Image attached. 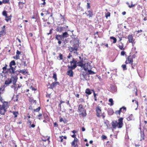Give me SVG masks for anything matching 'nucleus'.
I'll use <instances>...</instances> for the list:
<instances>
[{
  "label": "nucleus",
  "mask_w": 147,
  "mask_h": 147,
  "mask_svg": "<svg viewBox=\"0 0 147 147\" xmlns=\"http://www.w3.org/2000/svg\"><path fill=\"white\" fill-rule=\"evenodd\" d=\"M16 65V63L14 60L11 61L9 63V66L10 68L7 69V70L11 74H14L16 71L15 68L16 67L15 66V67H12V66H14Z\"/></svg>",
  "instance_id": "1"
},
{
  "label": "nucleus",
  "mask_w": 147,
  "mask_h": 147,
  "mask_svg": "<svg viewBox=\"0 0 147 147\" xmlns=\"http://www.w3.org/2000/svg\"><path fill=\"white\" fill-rule=\"evenodd\" d=\"M78 110L79 112V115L83 117L86 116L87 114L86 110L84 108L82 105L80 104L79 105Z\"/></svg>",
  "instance_id": "2"
},
{
  "label": "nucleus",
  "mask_w": 147,
  "mask_h": 147,
  "mask_svg": "<svg viewBox=\"0 0 147 147\" xmlns=\"http://www.w3.org/2000/svg\"><path fill=\"white\" fill-rule=\"evenodd\" d=\"M78 42H76L75 41L74 42L73 45L72 47H69V50L71 52L74 51H77L79 46Z\"/></svg>",
  "instance_id": "3"
},
{
  "label": "nucleus",
  "mask_w": 147,
  "mask_h": 147,
  "mask_svg": "<svg viewBox=\"0 0 147 147\" xmlns=\"http://www.w3.org/2000/svg\"><path fill=\"white\" fill-rule=\"evenodd\" d=\"M21 63L24 65V66H27L28 65H29L30 63V59H29L26 58V57H23L21 59Z\"/></svg>",
  "instance_id": "4"
},
{
  "label": "nucleus",
  "mask_w": 147,
  "mask_h": 147,
  "mask_svg": "<svg viewBox=\"0 0 147 147\" xmlns=\"http://www.w3.org/2000/svg\"><path fill=\"white\" fill-rule=\"evenodd\" d=\"M67 67L68 71H67L66 74L70 77H73V72L72 70L75 69L74 68V66L71 67L70 66L68 65Z\"/></svg>",
  "instance_id": "5"
},
{
  "label": "nucleus",
  "mask_w": 147,
  "mask_h": 147,
  "mask_svg": "<svg viewBox=\"0 0 147 147\" xmlns=\"http://www.w3.org/2000/svg\"><path fill=\"white\" fill-rule=\"evenodd\" d=\"M96 115L98 117H101L100 114L101 113V107L99 106H97L96 108Z\"/></svg>",
  "instance_id": "6"
},
{
  "label": "nucleus",
  "mask_w": 147,
  "mask_h": 147,
  "mask_svg": "<svg viewBox=\"0 0 147 147\" xmlns=\"http://www.w3.org/2000/svg\"><path fill=\"white\" fill-rule=\"evenodd\" d=\"M137 71L139 76L140 78H142L144 76V72L143 69H140L138 68L137 69Z\"/></svg>",
  "instance_id": "7"
},
{
  "label": "nucleus",
  "mask_w": 147,
  "mask_h": 147,
  "mask_svg": "<svg viewBox=\"0 0 147 147\" xmlns=\"http://www.w3.org/2000/svg\"><path fill=\"white\" fill-rule=\"evenodd\" d=\"M28 72L26 71V69H23L22 70H16V71L14 73L16 74V75H18L20 73H21L24 75H25L28 73Z\"/></svg>",
  "instance_id": "8"
},
{
  "label": "nucleus",
  "mask_w": 147,
  "mask_h": 147,
  "mask_svg": "<svg viewBox=\"0 0 147 147\" xmlns=\"http://www.w3.org/2000/svg\"><path fill=\"white\" fill-rule=\"evenodd\" d=\"M109 90L111 92H115L117 90L116 86L114 84H111Z\"/></svg>",
  "instance_id": "9"
},
{
  "label": "nucleus",
  "mask_w": 147,
  "mask_h": 147,
  "mask_svg": "<svg viewBox=\"0 0 147 147\" xmlns=\"http://www.w3.org/2000/svg\"><path fill=\"white\" fill-rule=\"evenodd\" d=\"M11 78L13 79L12 82L13 84H15L17 82L18 79L17 76L16 74H11Z\"/></svg>",
  "instance_id": "10"
},
{
  "label": "nucleus",
  "mask_w": 147,
  "mask_h": 147,
  "mask_svg": "<svg viewBox=\"0 0 147 147\" xmlns=\"http://www.w3.org/2000/svg\"><path fill=\"white\" fill-rule=\"evenodd\" d=\"M126 108L125 107H123L120 108L119 110L116 111L115 112V113L116 114H120L121 112L124 113L126 111Z\"/></svg>",
  "instance_id": "11"
},
{
  "label": "nucleus",
  "mask_w": 147,
  "mask_h": 147,
  "mask_svg": "<svg viewBox=\"0 0 147 147\" xmlns=\"http://www.w3.org/2000/svg\"><path fill=\"white\" fill-rule=\"evenodd\" d=\"M128 40L129 42L131 43L132 44V45L133 46L134 44H135L134 42V39L133 36L132 35H129L127 37Z\"/></svg>",
  "instance_id": "12"
},
{
  "label": "nucleus",
  "mask_w": 147,
  "mask_h": 147,
  "mask_svg": "<svg viewBox=\"0 0 147 147\" xmlns=\"http://www.w3.org/2000/svg\"><path fill=\"white\" fill-rule=\"evenodd\" d=\"M77 61L73 58L72 61L70 62V63L71 65V66H70L71 67H73L74 66V68L75 69L77 66Z\"/></svg>",
  "instance_id": "13"
},
{
  "label": "nucleus",
  "mask_w": 147,
  "mask_h": 147,
  "mask_svg": "<svg viewBox=\"0 0 147 147\" xmlns=\"http://www.w3.org/2000/svg\"><path fill=\"white\" fill-rule=\"evenodd\" d=\"M123 118L121 117L118 119V123H117L118 128H121L122 127L123 125Z\"/></svg>",
  "instance_id": "14"
},
{
  "label": "nucleus",
  "mask_w": 147,
  "mask_h": 147,
  "mask_svg": "<svg viewBox=\"0 0 147 147\" xmlns=\"http://www.w3.org/2000/svg\"><path fill=\"white\" fill-rule=\"evenodd\" d=\"M65 28V27L58 26L56 29V30L57 32H60L63 31H64Z\"/></svg>",
  "instance_id": "15"
},
{
  "label": "nucleus",
  "mask_w": 147,
  "mask_h": 147,
  "mask_svg": "<svg viewBox=\"0 0 147 147\" xmlns=\"http://www.w3.org/2000/svg\"><path fill=\"white\" fill-rule=\"evenodd\" d=\"M88 76V75L87 73L83 72L82 74H81V77H83L85 79L87 80V77Z\"/></svg>",
  "instance_id": "16"
},
{
  "label": "nucleus",
  "mask_w": 147,
  "mask_h": 147,
  "mask_svg": "<svg viewBox=\"0 0 147 147\" xmlns=\"http://www.w3.org/2000/svg\"><path fill=\"white\" fill-rule=\"evenodd\" d=\"M87 16H89V17H92L93 16V13L92 11L89 10L85 12V13Z\"/></svg>",
  "instance_id": "17"
},
{
  "label": "nucleus",
  "mask_w": 147,
  "mask_h": 147,
  "mask_svg": "<svg viewBox=\"0 0 147 147\" xmlns=\"http://www.w3.org/2000/svg\"><path fill=\"white\" fill-rule=\"evenodd\" d=\"M77 66L81 67H83L84 68V70L86 71L87 70V68H86L84 66L85 65V64H84L83 63H81L80 62H78L77 63Z\"/></svg>",
  "instance_id": "18"
},
{
  "label": "nucleus",
  "mask_w": 147,
  "mask_h": 147,
  "mask_svg": "<svg viewBox=\"0 0 147 147\" xmlns=\"http://www.w3.org/2000/svg\"><path fill=\"white\" fill-rule=\"evenodd\" d=\"M55 38L58 40H63V39L61 35L56 34L55 36Z\"/></svg>",
  "instance_id": "19"
},
{
  "label": "nucleus",
  "mask_w": 147,
  "mask_h": 147,
  "mask_svg": "<svg viewBox=\"0 0 147 147\" xmlns=\"http://www.w3.org/2000/svg\"><path fill=\"white\" fill-rule=\"evenodd\" d=\"M111 124L113 127L114 129L115 128L116 126L118 125V123L116 121H113Z\"/></svg>",
  "instance_id": "20"
},
{
  "label": "nucleus",
  "mask_w": 147,
  "mask_h": 147,
  "mask_svg": "<svg viewBox=\"0 0 147 147\" xmlns=\"http://www.w3.org/2000/svg\"><path fill=\"white\" fill-rule=\"evenodd\" d=\"M64 39V38H66L69 37V34H68L67 32H65L62 34V35H61Z\"/></svg>",
  "instance_id": "21"
},
{
  "label": "nucleus",
  "mask_w": 147,
  "mask_h": 147,
  "mask_svg": "<svg viewBox=\"0 0 147 147\" xmlns=\"http://www.w3.org/2000/svg\"><path fill=\"white\" fill-rule=\"evenodd\" d=\"M7 65L6 64H5V65L4 67H3L2 68L3 69V71H2V72L4 73H7V71H8L7 70Z\"/></svg>",
  "instance_id": "22"
},
{
  "label": "nucleus",
  "mask_w": 147,
  "mask_h": 147,
  "mask_svg": "<svg viewBox=\"0 0 147 147\" xmlns=\"http://www.w3.org/2000/svg\"><path fill=\"white\" fill-rule=\"evenodd\" d=\"M53 8L52 7H49L48 10H47L46 12V14H51V13L52 12Z\"/></svg>",
  "instance_id": "23"
},
{
  "label": "nucleus",
  "mask_w": 147,
  "mask_h": 147,
  "mask_svg": "<svg viewBox=\"0 0 147 147\" xmlns=\"http://www.w3.org/2000/svg\"><path fill=\"white\" fill-rule=\"evenodd\" d=\"M49 84L50 85V87L49 88L53 89L56 86L55 83L54 82H53L51 84H50L49 83Z\"/></svg>",
  "instance_id": "24"
},
{
  "label": "nucleus",
  "mask_w": 147,
  "mask_h": 147,
  "mask_svg": "<svg viewBox=\"0 0 147 147\" xmlns=\"http://www.w3.org/2000/svg\"><path fill=\"white\" fill-rule=\"evenodd\" d=\"M12 82L11 79L8 78L6 80L5 82V84L6 85H9Z\"/></svg>",
  "instance_id": "25"
},
{
  "label": "nucleus",
  "mask_w": 147,
  "mask_h": 147,
  "mask_svg": "<svg viewBox=\"0 0 147 147\" xmlns=\"http://www.w3.org/2000/svg\"><path fill=\"white\" fill-rule=\"evenodd\" d=\"M108 113L109 115H112L113 113V111L112 109H109L108 110Z\"/></svg>",
  "instance_id": "26"
},
{
  "label": "nucleus",
  "mask_w": 147,
  "mask_h": 147,
  "mask_svg": "<svg viewBox=\"0 0 147 147\" xmlns=\"http://www.w3.org/2000/svg\"><path fill=\"white\" fill-rule=\"evenodd\" d=\"M130 56H129L127 58V60L128 63L129 64H131L133 62V61L132 59L130 58H129Z\"/></svg>",
  "instance_id": "27"
},
{
  "label": "nucleus",
  "mask_w": 147,
  "mask_h": 147,
  "mask_svg": "<svg viewBox=\"0 0 147 147\" xmlns=\"http://www.w3.org/2000/svg\"><path fill=\"white\" fill-rule=\"evenodd\" d=\"M6 111L5 108L2 109L0 110V113L1 114L3 115L5 114Z\"/></svg>",
  "instance_id": "28"
},
{
  "label": "nucleus",
  "mask_w": 147,
  "mask_h": 147,
  "mask_svg": "<svg viewBox=\"0 0 147 147\" xmlns=\"http://www.w3.org/2000/svg\"><path fill=\"white\" fill-rule=\"evenodd\" d=\"M85 93L88 95L92 93L90 90L88 88H87L86 89Z\"/></svg>",
  "instance_id": "29"
},
{
  "label": "nucleus",
  "mask_w": 147,
  "mask_h": 147,
  "mask_svg": "<svg viewBox=\"0 0 147 147\" xmlns=\"http://www.w3.org/2000/svg\"><path fill=\"white\" fill-rule=\"evenodd\" d=\"M53 77L54 79L55 82H57V75L55 72L53 73Z\"/></svg>",
  "instance_id": "30"
},
{
  "label": "nucleus",
  "mask_w": 147,
  "mask_h": 147,
  "mask_svg": "<svg viewBox=\"0 0 147 147\" xmlns=\"http://www.w3.org/2000/svg\"><path fill=\"white\" fill-rule=\"evenodd\" d=\"M13 113V115H14L15 118H16L17 117V115L19 114L18 111H12L11 112Z\"/></svg>",
  "instance_id": "31"
},
{
  "label": "nucleus",
  "mask_w": 147,
  "mask_h": 147,
  "mask_svg": "<svg viewBox=\"0 0 147 147\" xmlns=\"http://www.w3.org/2000/svg\"><path fill=\"white\" fill-rule=\"evenodd\" d=\"M119 49L121 50L124 49L123 48V44L122 43H121L120 45H119Z\"/></svg>",
  "instance_id": "32"
},
{
  "label": "nucleus",
  "mask_w": 147,
  "mask_h": 147,
  "mask_svg": "<svg viewBox=\"0 0 147 147\" xmlns=\"http://www.w3.org/2000/svg\"><path fill=\"white\" fill-rule=\"evenodd\" d=\"M109 102L111 103V104H109L110 106H112L113 105V101L112 98H110L109 100Z\"/></svg>",
  "instance_id": "33"
},
{
  "label": "nucleus",
  "mask_w": 147,
  "mask_h": 147,
  "mask_svg": "<svg viewBox=\"0 0 147 147\" xmlns=\"http://www.w3.org/2000/svg\"><path fill=\"white\" fill-rule=\"evenodd\" d=\"M0 32L1 33V35H5L6 34L5 29H2L1 31Z\"/></svg>",
  "instance_id": "34"
},
{
  "label": "nucleus",
  "mask_w": 147,
  "mask_h": 147,
  "mask_svg": "<svg viewBox=\"0 0 147 147\" xmlns=\"http://www.w3.org/2000/svg\"><path fill=\"white\" fill-rule=\"evenodd\" d=\"M110 39L113 40V43H115L117 42V39L115 38L113 36H111L110 37Z\"/></svg>",
  "instance_id": "35"
},
{
  "label": "nucleus",
  "mask_w": 147,
  "mask_h": 147,
  "mask_svg": "<svg viewBox=\"0 0 147 147\" xmlns=\"http://www.w3.org/2000/svg\"><path fill=\"white\" fill-rule=\"evenodd\" d=\"M78 140V139L77 138H75V139H74V140L71 143V145L72 146L75 145L76 144H75V142H77Z\"/></svg>",
  "instance_id": "36"
},
{
  "label": "nucleus",
  "mask_w": 147,
  "mask_h": 147,
  "mask_svg": "<svg viewBox=\"0 0 147 147\" xmlns=\"http://www.w3.org/2000/svg\"><path fill=\"white\" fill-rule=\"evenodd\" d=\"M88 74H95V73L92 71L91 70H88Z\"/></svg>",
  "instance_id": "37"
},
{
  "label": "nucleus",
  "mask_w": 147,
  "mask_h": 147,
  "mask_svg": "<svg viewBox=\"0 0 147 147\" xmlns=\"http://www.w3.org/2000/svg\"><path fill=\"white\" fill-rule=\"evenodd\" d=\"M137 51H136L135 54H134L132 56V59L135 58L136 57H137Z\"/></svg>",
  "instance_id": "38"
},
{
  "label": "nucleus",
  "mask_w": 147,
  "mask_h": 147,
  "mask_svg": "<svg viewBox=\"0 0 147 147\" xmlns=\"http://www.w3.org/2000/svg\"><path fill=\"white\" fill-rule=\"evenodd\" d=\"M3 16H5L6 18H7V11H4L2 13Z\"/></svg>",
  "instance_id": "39"
},
{
  "label": "nucleus",
  "mask_w": 147,
  "mask_h": 147,
  "mask_svg": "<svg viewBox=\"0 0 147 147\" xmlns=\"http://www.w3.org/2000/svg\"><path fill=\"white\" fill-rule=\"evenodd\" d=\"M121 67L122 68L123 70H127L126 65L125 64H123L121 65Z\"/></svg>",
  "instance_id": "40"
},
{
  "label": "nucleus",
  "mask_w": 147,
  "mask_h": 147,
  "mask_svg": "<svg viewBox=\"0 0 147 147\" xmlns=\"http://www.w3.org/2000/svg\"><path fill=\"white\" fill-rule=\"evenodd\" d=\"M105 124L107 126V128H109V121H107L106 120V121H105L104 122Z\"/></svg>",
  "instance_id": "41"
},
{
  "label": "nucleus",
  "mask_w": 147,
  "mask_h": 147,
  "mask_svg": "<svg viewBox=\"0 0 147 147\" xmlns=\"http://www.w3.org/2000/svg\"><path fill=\"white\" fill-rule=\"evenodd\" d=\"M132 115H130L128 117L127 119L128 121H130L132 119Z\"/></svg>",
  "instance_id": "42"
},
{
  "label": "nucleus",
  "mask_w": 147,
  "mask_h": 147,
  "mask_svg": "<svg viewBox=\"0 0 147 147\" xmlns=\"http://www.w3.org/2000/svg\"><path fill=\"white\" fill-rule=\"evenodd\" d=\"M42 115L41 113H40L37 116V119L40 120L42 117Z\"/></svg>",
  "instance_id": "43"
},
{
  "label": "nucleus",
  "mask_w": 147,
  "mask_h": 147,
  "mask_svg": "<svg viewBox=\"0 0 147 147\" xmlns=\"http://www.w3.org/2000/svg\"><path fill=\"white\" fill-rule=\"evenodd\" d=\"M40 109V107H39L37 108L36 109H35L34 110V111L35 112H39Z\"/></svg>",
  "instance_id": "44"
},
{
  "label": "nucleus",
  "mask_w": 147,
  "mask_h": 147,
  "mask_svg": "<svg viewBox=\"0 0 147 147\" xmlns=\"http://www.w3.org/2000/svg\"><path fill=\"white\" fill-rule=\"evenodd\" d=\"M3 3H9V0H3Z\"/></svg>",
  "instance_id": "45"
},
{
  "label": "nucleus",
  "mask_w": 147,
  "mask_h": 147,
  "mask_svg": "<svg viewBox=\"0 0 147 147\" xmlns=\"http://www.w3.org/2000/svg\"><path fill=\"white\" fill-rule=\"evenodd\" d=\"M131 64V68L132 69H135L136 68V64H133V63Z\"/></svg>",
  "instance_id": "46"
},
{
  "label": "nucleus",
  "mask_w": 147,
  "mask_h": 147,
  "mask_svg": "<svg viewBox=\"0 0 147 147\" xmlns=\"http://www.w3.org/2000/svg\"><path fill=\"white\" fill-rule=\"evenodd\" d=\"M13 57L15 59H20V56L19 55L16 54L15 56Z\"/></svg>",
  "instance_id": "47"
},
{
  "label": "nucleus",
  "mask_w": 147,
  "mask_h": 147,
  "mask_svg": "<svg viewBox=\"0 0 147 147\" xmlns=\"http://www.w3.org/2000/svg\"><path fill=\"white\" fill-rule=\"evenodd\" d=\"M4 90V87L0 88V94L1 93H3V92Z\"/></svg>",
  "instance_id": "48"
},
{
  "label": "nucleus",
  "mask_w": 147,
  "mask_h": 147,
  "mask_svg": "<svg viewBox=\"0 0 147 147\" xmlns=\"http://www.w3.org/2000/svg\"><path fill=\"white\" fill-rule=\"evenodd\" d=\"M135 5V4H132V2H131V5H129L128 7L129 8H131V7H134Z\"/></svg>",
  "instance_id": "49"
},
{
  "label": "nucleus",
  "mask_w": 147,
  "mask_h": 147,
  "mask_svg": "<svg viewBox=\"0 0 147 147\" xmlns=\"http://www.w3.org/2000/svg\"><path fill=\"white\" fill-rule=\"evenodd\" d=\"M110 16V13L109 12H107L105 15L106 17L107 18L108 17Z\"/></svg>",
  "instance_id": "50"
},
{
  "label": "nucleus",
  "mask_w": 147,
  "mask_h": 147,
  "mask_svg": "<svg viewBox=\"0 0 147 147\" xmlns=\"http://www.w3.org/2000/svg\"><path fill=\"white\" fill-rule=\"evenodd\" d=\"M53 30V29H52V28L50 30V31H49V33H47V35H49V34H52V30Z\"/></svg>",
  "instance_id": "51"
},
{
  "label": "nucleus",
  "mask_w": 147,
  "mask_h": 147,
  "mask_svg": "<svg viewBox=\"0 0 147 147\" xmlns=\"http://www.w3.org/2000/svg\"><path fill=\"white\" fill-rule=\"evenodd\" d=\"M96 95H97V94L95 93V92L94 91V100L95 101L97 100V98L96 96Z\"/></svg>",
  "instance_id": "52"
},
{
  "label": "nucleus",
  "mask_w": 147,
  "mask_h": 147,
  "mask_svg": "<svg viewBox=\"0 0 147 147\" xmlns=\"http://www.w3.org/2000/svg\"><path fill=\"white\" fill-rule=\"evenodd\" d=\"M5 107V106L3 104L2 105H0V110L1 109L4 108Z\"/></svg>",
  "instance_id": "53"
},
{
  "label": "nucleus",
  "mask_w": 147,
  "mask_h": 147,
  "mask_svg": "<svg viewBox=\"0 0 147 147\" xmlns=\"http://www.w3.org/2000/svg\"><path fill=\"white\" fill-rule=\"evenodd\" d=\"M60 16L61 17V20L63 21H64L65 20V18L64 16H62L61 14H60Z\"/></svg>",
  "instance_id": "54"
},
{
  "label": "nucleus",
  "mask_w": 147,
  "mask_h": 147,
  "mask_svg": "<svg viewBox=\"0 0 147 147\" xmlns=\"http://www.w3.org/2000/svg\"><path fill=\"white\" fill-rule=\"evenodd\" d=\"M34 99L32 97H30L29 98V101L30 102H32L33 101V100Z\"/></svg>",
  "instance_id": "55"
},
{
  "label": "nucleus",
  "mask_w": 147,
  "mask_h": 147,
  "mask_svg": "<svg viewBox=\"0 0 147 147\" xmlns=\"http://www.w3.org/2000/svg\"><path fill=\"white\" fill-rule=\"evenodd\" d=\"M6 18L5 20L7 22H8L9 20L11 19L10 17L9 16H7V18Z\"/></svg>",
  "instance_id": "56"
},
{
  "label": "nucleus",
  "mask_w": 147,
  "mask_h": 147,
  "mask_svg": "<svg viewBox=\"0 0 147 147\" xmlns=\"http://www.w3.org/2000/svg\"><path fill=\"white\" fill-rule=\"evenodd\" d=\"M101 138L103 140L107 138L106 136L104 135H102V136Z\"/></svg>",
  "instance_id": "57"
},
{
  "label": "nucleus",
  "mask_w": 147,
  "mask_h": 147,
  "mask_svg": "<svg viewBox=\"0 0 147 147\" xmlns=\"http://www.w3.org/2000/svg\"><path fill=\"white\" fill-rule=\"evenodd\" d=\"M87 9H88L90 8V4L89 3H87Z\"/></svg>",
  "instance_id": "58"
},
{
  "label": "nucleus",
  "mask_w": 147,
  "mask_h": 147,
  "mask_svg": "<svg viewBox=\"0 0 147 147\" xmlns=\"http://www.w3.org/2000/svg\"><path fill=\"white\" fill-rule=\"evenodd\" d=\"M63 137V136H60L59 139V141H60L61 142H62L63 140V139L62 138Z\"/></svg>",
  "instance_id": "59"
},
{
  "label": "nucleus",
  "mask_w": 147,
  "mask_h": 147,
  "mask_svg": "<svg viewBox=\"0 0 147 147\" xmlns=\"http://www.w3.org/2000/svg\"><path fill=\"white\" fill-rule=\"evenodd\" d=\"M54 125L55 127H57L58 126V125L56 122H55L54 123Z\"/></svg>",
  "instance_id": "60"
},
{
  "label": "nucleus",
  "mask_w": 147,
  "mask_h": 147,
  "mask_svg": "<svg viewBox=\"0 0 147 147\" xmlns=\"http://www.w3.org/2000/svg\"><path fill=\"white\" fill-rule=\"evenodd\" d=\"M141 138L140 139V140L141 141L142 140H144V134H141Z\"/></svg>",
  "instance_id": "61"
},
{
  "label": "nucleus",
  "mask_w": 147,
  "mask_h": 147,
  "mask_svg": "<svg viewBox=\"0 0 147 147\" xmlns=\"http://www.w3.org/2000/svg\"><path fill=\"white\" fill-rule=\"evenodd\" d=\"M125 52L124 51H122L121 52V55L123 56L125 54Z\"/></svg>",
  "instance_id": "62"
},
{
  "label": "nucleus",
  "mask_w": 147,
  "mask_h": 147,
  "mask_svg": "<svg viewBox=\"0 0 147 147\" xmlns=\"http://www.w3.org/2000/svg\"><path fill=\"white\" fill-rule=\"evenodd\" d=\"M59 58H60V59L61 60H62L63 59V55L62 54H60L59 55Z\"/></svg>",
  "instance_id": "63"
},
{
  "label": "nucleus",
  "mask_w": 147,
  "mask_h": 147,
  "mask_svg": "<svg viewBox=\"0 0 147 147\" xmlns=\"http://www.w3.org/2000/svg\"><path fill=\"white\" fill-rule=\"evenodd\" d=\"M19 8L21 9H22L24 5H21L20 4H18Z\"/></svg>",
  "instance_id": "64"
}]
</instances>
